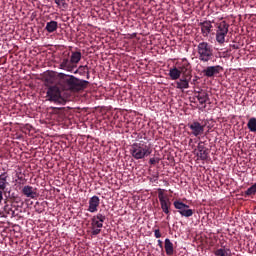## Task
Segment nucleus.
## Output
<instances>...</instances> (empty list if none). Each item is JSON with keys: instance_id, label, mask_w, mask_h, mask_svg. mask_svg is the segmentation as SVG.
I'll use <instances>...</instances> for the list:
<instances>
[{"instance_id": "15", "label": "nucleus", "mask_w": 256, "mask_h": 256, "mask_svg": "<svg viewBox=\"0 0 256 256\" xmlns=\"http://www.w3.org/2000/svg\"><path fill=\"white\" fill-rule=\"evenodd\" d=\"M198 157H200L201 161H207L209 159V149L203 145V142L198 143Z\"/></svg>"}, {"instance_id": "25", "label": "nucleus", "mask_w": 256, "mask_h": 256, "mask_svg": "<svg viewBox=\"0 0 256 256\" xmlns=\"http://www.w3.org/2000/svg\"><path fill=\"white\" fill-rule=\"evenodd\" d=\"M194 213H195V210L186 208L182 211V213L180 215H181V217L189 218V217H193Z\"/></svg>"}, {"instance_id": "6", "label": "nucleus", "mask_w": 256, "mask_h": 256, "mask_svg": "<svg viewBox=\"0 0 256 256\" xmlns=\"http://www.w3.org/2000/svg\"><path fill=\"white\" fill-rule=\"evenodd\" d=\"M227 33H229V25L226 21H221L216 24V41L219 45H223V43H225Z\"/></svg>"}, {"instance_id": "2", "label": "nucleus", "mask_w": 256, "mask_h": 256, "mask_svg": "<svg viewBox=\"0 0 256 256\" xmlns=\"http://www.w3.org/2000/svg\"><path fill=\"white\" fill-rule=\"evenodd\" d=\"M82 54L80 51L64 52L60 59V69L64 71H75L77 64L81 61Z\"/></svg>"}, {"instance_id": "16", "label": "nucleus", "mask_w": 256, "mask_h": 256, "mask_svg": "<svg viewBox=\"0 0 256 256\" xmlns=\"http://www.w3.org/2000/svg\"><path fill=\"white\" fill-rule=\"evenodd\" d=\"M200 27L203 37H209V34L213 30V25L211 24V21H204L200 23Z\"/></svg>"}, {"instance_id": "19", "label": "nucleus", "mask_w": 256, "mask_h": 256, "mask_svg": "<svg viewBox=\"0 0 256 256\" xmlns=\"http://www.w3.org/2000/svg\"><path fill=\"white\" fill-rule=\"evenodd\" d=\"M168 75L170 79H172V81H177L178 79H181V71L177 66L170 68Z\"/></svg>"}, {"instance_id": "28", "label": "nucleus", "mask_w": 256, "mask_h": 256, "mask_svg": "<svg viewBox=\"0 0 256 256\" xmlns=\"http://www.w3.org/2000/svg\"><path fill=\"white\" fill-rule=\"evenodd\" d=\"M101 233V228H92V235L97 236Z\"/></svg>"}, {"instance_id": "4", "label": "nucleus", "mask_w": 256, "mask_h": 256, "mask_svg": "<svg viewBox=\"0 0 256 256\" xmlns=\"http://www.w3.org/2000/svg\"><path fill=\"white\" fill-rule=\"evenodd\" d=\"M197 54L199 61L202 63H209V61H213V58L215 57L213 45L205 41L200 42L197 45Z\"/></svg>"}, {"instance_id": "14", "label": "nucleus", "mask_w": 256, "mask_h": 256, "mask_svg": "<svg viewBox=\"0 0 256 256\" xmlns=\"http://www.w3.org/2000/svg\"><path fill=\"white\" fill-rule=\"evenodd\" d=\"M193 76H182V78H179L178 81H176V89H180L183 91V89H189V83L191 82Z\"/></svg>"}, {"instance_id": "1", "label": "nucleus", "mask_w": 256, "mask_h": 256, "mask_svg": "<svg viewBox=\"0 0 256 256\" xmlns=\"http://www.w3.org/2000/svg\"><path fill=\"white\" fill-rule=\"evenodd\" d=\"M61 80V85L64 91H73L74 93L78 91H83L89 86V81L81 80L73 75L67 76L63 73L59 74Z\"/></svg>"}, {"instance_id": "21", "label": "nucleus", "mask_w": 256, "mask_h": 256, "mask_svg": "<svg viewBox=\"0 0 256 256\" xmlns=\"http://www.w3.org/2000/svg\"><path fill=\"white\" fill-rule=\"evenodd\" d=\"M173 205H174L175 209H177V211L180 215H181V213H183V211H185V209H189V205H187L179 200H175L173 202Z\"/></svg>"}, {"instance_id": "34", "label": "nucleus", "mask_w": 256, "mask_h": 256, "mask_svg": "<svg viewBox=\"0 0 256 256\" xmlns=\"http://www.w3.org/2000/svg\"><path fill=\"white\" fill-rule=\"evenodd\" d=\"M205 107H207V105H204V109H205Z\"/></svg>"}, {"instance_id": "24", "label": "nucleus", "mask_w": 256, "mask_h": 256, "mask_svg": "<svg viewBox=\"0 0 256 256\" xmlns=\"http://www.w3.org/2000/svg\"><path fill=\"white\" fill-rule=\"evenodd\" d=\"M229 253H231V250L224 248H219L216 251H214L215 256H231Z\"/></svg>"}, {"instance_id": "27", "label": "nucleus", "mask_w": 256, "mask_h": 256, "mask_svg": "<svg viewBox=\"0 0 256 256\" xmlns=\"http://www.w3.org/2000/svg\"><path fill=\"white\" fill-rule=\"evenodd\" d=\"M54 3H56V5H58V7H66V5H67L65 0H54Z\"/></svg>"}, {"instance_id": "20", "label": "nucleus", "mask_w": 256, "mask_h": 256, "mask_svg": "<svg viewBox=\"0 0 256 256\" xmlns=\"http://www.w3.org/2000/svg\"><path fill=\"white\" fill-rule=\"evenodd\" d=\"M57 29H59V23H57V21L51 20L50 22L46 23L45 30L48 33H55V31H57Z\"/></svg>"}, {"instance_id": "17", "label": "nucleus", "mask_w": 256, "mask_h": 256, "mask_svg": "<svg viewBox=\"0 0 256 256\" xmlns=\"http://www.w3.org/2000/svg\"><path fill=\"white\" fill-rule=\"evenodd\" d=\"M196 99L199 101L200 105H205L209 101V93L205 90H200L194 93Z\"/></svg>"}, {"instance_id": "26", "label": "nucleus", "mask_w": 256, "mask_h": 256, "mask_svg": "<svg viewBox=\"0 0 256 256\" xmlns=\"http://www.w3.org/2000/svg\"><path fill=\"white\" fill-rule=\"evenodd\" d=\"M255 193H256L255 188L251 186L245 191V197H251L252 195H255Z\"/></svg>"}, {"instance_id": "10", "label": "nucleus", "mask_w": 256, "mask_h": 256, "mask_svg": "<svg viewBox=\"0 0 256 256\" xmlns=\"http://www.w3.org/2000/svg\"><path fill=\"white\" fill-rule=\"evenodd\" d=\"M223 71V67L216 65V66H208L203 71L202 74L204 77L208 79H212L215 75H219Z\"/></svg>"}, {"instance_id": "29", "label": "nucleus", "mask_w": 256, "mask_h": 256, "mask_svg": "<svg viewBox=\"0 0 256 256\" xmlns=\"http://www.w3.org/2000/svg\"><path fill=\"white\" fill-rule=\"evenodd\" d=\"M154 237L161 239V231L159 229L154 230Z\"/></svg>"}, {"instance_id": "32", "label": "nucleus", "mask_w": 256, "mask_h": 256, "mask_svg": "<svg viewBox=\"0 0 256 256\" xmlns=\"http://www.w3.org/2000/svg\"><path fill=\"white\" fill-rule=\"evenodd\" d=\"M3 203V194L0 192V205Z\"/></svg>"}, {"instance_id": "8", "label": "nucleus", "mask_w": 256, "mask_h": 256, "mask_svg": "<svg viewBox=\"0 0 256 256\" xmlns=\"http://www.w3.org/2000/svg\"><path fill=\"white\" fill-rule=\"evenodd\" d=\"M176 65L182 77H193V68L187 58H183L180 62H177Z\"/></svg>"}, {"instance_id": "11", "label": "nucleus", "mask_w": 256, "mask_h": 256, "mask_svg": "<svg viewBox=\"0 0 256 256\" xmlns=\"http://www.w3.org/2000/svg\"><path fill=\"white\" fill-rule=\"evenodd\" d=\"M105 219H107V216H105L102 213H98L94 215L91 218V227L92 229H103V223H105Z\"/></svg>"}, {"instance_id": "23", "label": "nucleus", "mask_w": 256, "mask_h": 256, "mask_svg": "<svg viewBox=\"0 0 256 256\" xmlns=\"http://www.w3.org/2000/svg\"><path fill=\"white\" fill-rule=\"evenodd\" d=\"M247 127L251 133H256V118H250L247 123Z\"/></svg>"}, {"instance_id": "31", "label": "nucleus", "mask_w": 256, "mask_h": 256, "mask_svg": "<svg viewBox=\"0 0 256 256\" xmlns=\"http://www.w3.org/2000/svg\"><path fill=\"white\" fill-rule=\"evenodd\" d=\"M158 246L160 247V249H163V241L158 240Z\"/></svg>"}, {"instance_id": "13", "label": "nucleus", "mask_w": 256, "mask_h": 256, "mask_svg": "<svg viewBox=\"0 0 256 256\" xmlns=\"http://www.w3.org/2000/svg\"><path fill=\"white\" fill-rule=\"evenodd\" d=\"M89 207H88V211L89 213H97L98 209H99V205L101 204V200L99 199L98 196H92L89 199Z\"/></svg>"}, {"instance_id": "33", "label": "nucleus", "mask_w": 256, "mask_h": 256, "mask_svg": "<svg viewBox=\"0 0 256 256\" xmlns=\"http://www.w3.org/2000/svg\"><path fill=\"white\" fill-rule=\"evenodd\" d=\"M232 47H233L234 49H239V47H238L237 45H232Z\"/></svg>"}, {"instance_id": "22", "label": "nucleus", "mask_w": 256, "mask_h": 256, "mask_svg": "<svg viewBox=\"0 0 256 256\" xmlns=\"http://www.w3.org/2000/svg\"><path fill=\"white\" fill-rule=\"evenodd\" d=\"M164 248H165L166 255H169V256L173 255L174 253L173 242H171L169 238L165 239Z\"/></svg>"}, {"instance_id": "18", "label": "nucleus", "mask_w": 256, "mask_h": 256, "mask_svg": "<svg viewBox=\"0 0 256 256\" xmlns=\"http://www.w3.org/2000/svg\"><path fill=\"white\" fill-rule=\"evenodd\" d=\"M7 179H9V174H7V172L0 174V193L2 194L7 189V185H9Z\"/></svg>"}, {"instance_id": "5", "label": "nucleus", "mask_w": 256, "mask_h": 256, "mask_svg": "<svg viewBox=\"0 0 256 256\" xmlns=\"http://www.w3.org/2000/svg\"><path fill=\"white\" fill-rule=\"evenodd\" d=\"M48 101L56 103V105H65V98L61 96V89L57 86H50L46 92Z\"/></svg>"}, {"instance_id": "30", "label": "nucleus", "mask_w": 256, "mask_h": 256, "mask_svg": "<svg viewBox=\"0 0 256 256\" xmlns=\"http://www.w3.org/2000/svg\"><path fill=\"white\" fill-rule=\"evenodd\" d=\"M149 163L150 165H156V163H159V160L156 158H150Z\"/></svg>"}, {"instance_id": "7", "label": "nucleus", "mask_w": 256, "mask_h": 256, "mask_svg": "<svg viewBox=\"0 0 256 256\" xmlns=\"http://www.w3.org/2000/svg\"><path fill=\"white\" fill-rule=\"evenodd\" d=\"M158 199L161 205V209L163 213L167 216V219H169L170 211L169 209L171 208V200H169V197L165 195V190L158 188Z\"/></svg>"}, {"instance_id": "12", "label": "nucleus", "mask_w": 256, "mask_h": 256, "mask_svg": "<svg viewBox=\"0 0 256 256\" xmlns=\"http://www.w3.org/2000/svg\"><path fill=\"white\" fill-rule=\"evenodd\" d=\"M22 194L28 199H37V197H39L37 188H33V186L29 185H26L22 188Z\"/></svg>"}, {"instance_id": "3", "label": "nucleus", "mask_w": 256, "mask_h": 256, "mask_svg": "<svg viewBox=\"0 0 256 256\" xmlns=\"http://www.w3.org/2000/svg\"><path fill=\"white\" fill-rule=\"evenodd\" d=\"M151 153H153V149H151V146L147 145V142H136L130 147V155L133 159H136V161L149 157Z\"/></svg>"}, {"instance_id": "9", "label": "nucleus", "mask_w": 256, "mask_h": 256, "mask_svg": "<svg viewBox=\"0 0 256 256\" xmlns=\"http://www.w3.org/2000/svg\"><path fill=\"white\" fill-rule=\"evenodd\" d=\"M189 129L191 130L190 135L194 137H201L205 133V125L199 123V121H193L188 124Z\"/></svg>"}]
</instances>
